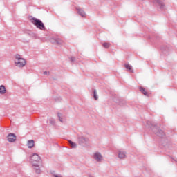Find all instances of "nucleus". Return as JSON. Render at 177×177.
Instances as JSON below:
<instances>
[{"instance_id": "obj_1", "label": "nucleus", "mask_w": 177, "mask_h": 177, "mask_svg": "<svg viewBox=\"0 0 177 177\" xmlns=\"http://www.w3.org/2000/svg\"><path fill=\"white\" fill-rule=\"evenodd\" d=\"M30 162L36 171V174H40L41 169H39V162H41V157L37 153H34L30 157Z\"/></svg>"}, {"instance_id": "obj_2", "label": "nucleus", "mask_w": 177, "mask_h": 177, "mask_svg": "<svg viewBox=\"0 0 177 177\" xmlns=\"http://www.w3.org/2000/svg\"><path fill=\"white\" fill-rule=\"evenodd\" d=\"M15 64L17 67H24L27 64V62L24 58H22L19 55H17L15 56Z\"/></svg>"}, {"instance_id": "obj_3", "label": "nucleus", "mask_w": 177, "mask_h": 177, "mask_svg": "<svg viewBox=\"0 0 177 177\" xmlns=\"http://www.w3.org/2000/svg\"><path fill=\"white\" fill-rule=\"evenodd\" d=\"M32 23L36 26L37 28H39V30H45V25H44V23L41 21V20H39L37 18H32Z\"/></svg>"}, {"instance_id": "obj_4", "label": "nucleus", "mask_w": 177, "mask_h": 177, "mask_svg": "<svg viewBox=\"0 0 177 177\" xmlns=\"http://www.w3.org/2000/svg\"><path fill=\"white\" fill-rule=\"evenodd\" d=\"M94 158L96 160V161L100 162V161H102V160H103V156H102V154H100V153L96 152L94 153Z\"/></svg>"}, {"instance_id": "obj_5", "label": "nucleus", "mask_w": 177, "mask_h": 177, "mask_svg": "<svg viewBox=\"0 0 177 177\" xmlns=\"http://www.w3.org/2000/svg\"><path fill=\"white\" fill-rule=\"evenodd\" d=\"M8 142H15V140H16V136L13 133H10L8 136Z\"/></svg>"}, {"instance_id": "obj_6", "label": "nucleus", "mask_w": 177, "mask_h": 177, "mask_svg": "<svg viewBox=\"0 0 177 177\" xmlns=\"http://www.w3.org/2000/svg\"><path fill=\"white\" fill-rule=\"evenodd\" d=\"M118 157L122 160L124 158H127V153L124 152V151H119V153H118Z\"/></svg>"}, {"instance_id": "obj_7", "label": "nucleus", "mask_w": 177, "mask_h": 177, "mask_svg": "<svg viewBox=\"0 0 177 177\" xmlns=\"http://www.w3.org/2000/svg\"><path fill=\"white\" fill-rule=\"evenodd\" d=\"M27 146L28 149H32V147L35 146V142L33 140H30L28 141Z\"/></svg>"}, {"instance_id": "obj_8", "label": "nucleus", "mask_w": 177, "mask_h": 177, "mask_svg": "<svg viewBox=\"0 0 177 177\" xmlns=\"http://www.w3.org/2000/svg\"><path fill=\"white\" fill-rule=\"evenodd\" d=\"M125 68L130 71V73H133V69H132V66L129 65V64H124Z\"/></svg>"}, {"instance_id": "obj_9", "label": "nucleus", "mask_w": 177, "mask_h": 177, "mask_svg": "<svg viewBox=\"0 0 177 177\" xmlns=\"http://www.w3.org/2000/svg\"><path fill=\"white\" fill-rule=\"evenodd\" d=\"M140 91L142 92V93H143V95H145V96H147V91L146 90V88L143 87H140Z\"/></svg>"}, {"instance_id": "obj_10", "label": "nucleus", "mask_w": 177, "mask_h": 177, "mask_svg": "<svg viewBox=\"0 0 177 177\" xmlns=\"http://www.w3.org/2000/svg\"><path fill=\"white\" fill-rule=\"evenodd\" d=\"M6 92V89L5 88V86H0V93L3 95Z\"/></svg>"}, {"instance_id": "obj_11", "label": "nucleus", "mask_w": 177, "mask_h": 177, "mask_svg": "<svg viewBox=\"0 0 177 177\" xmlns=\"http://www.w3.org/2000/svg\"><path fill=\"white\" fill-rule=\"evenodd\" d=\"M56 45H63V41L60 39H57L55 40Z\"/></svg>"}, {"instance_id": "obj_12", "label": "nucleus", "mask_w": 177, "mask_h": 177, "mask_svg": "<svg viewBox=\"0 0 177 177\" xmlns=\"http://www.w3.org/2000/svg\"><path fill=\"white\" fill-rule=\"evenodd\" d=\"M156 2L158 3L160 8H164V6H165V4H164V3L160 0H157Z\"/></svg>"}, {"instance_id": "obj_13", "label": "nucleus", "mask_w": 177, "mask_h": 177, "mask_svg": "<svg viewBox=\"0 0 177 177\" xmlns=\"http://www.w3.org/2000/svg\"><path fill=\"white\" fill-rule=\"evenodd\" d=\"M69 143L73 149H75V147H77V144H75V142H73V141L70 140Z\"/></svg>"}, {"instance_id": "obj_14", "label": "nucleus", "mask_w": 177, "mask_h": 177, "mask_svg": "<svg viewBox=\"0 0 177 177\" xmlns=\"http://www.w3.org/2000/svg\"><path fill=\"white\" fill-rule=\"evenodd\" d=\"M102 46H104V48H106V49H108V48H110V43H103Z\"/></svg>"}, {"instance_id": "obj_15", "label": "nucleus", "mask_w": 177, "mask_h": 177, "mask_svg": "<svg viewBox=\"0 0 177 177\" xmlns=\"http://www.w3.org/2000/svg\"><path fill=\"white\" fill-rule=\"evenodd\" d=\"M93 94H94L95 100H97V99H99V98L97 97V93L96 92V90H94Z\"/></svg>"}, {"instance_id": "obj_16", "label": "nucleus", "mask_w": 177, "mask_h": 177, "mask_svg": "<svg viewBox=\"0 0 177 177\" xmlns=\"http://www.w3.org/2000/svg\"><path fill=\"white\" fill-rule=\"evenodd\" d=\"M79 13L81 16H82V17H84V16H85V12L82 10H80Z\"/></svg>"}, {"instance_id": "obj_17", "label": "nucleus", "mask_w": 177, "mask_h": 177, "mask_svg": "<svg viewBox=\"0 0 177 177\" xmlns=\"http://www.w3.org/2000/svg\"><path fill=\"white\" fill-rule=\"evenodd\" d=\"M61 115H62L61 113H58V117H59V121H61V122H62V118H60Z\"/></svg>"}]
</instances>
